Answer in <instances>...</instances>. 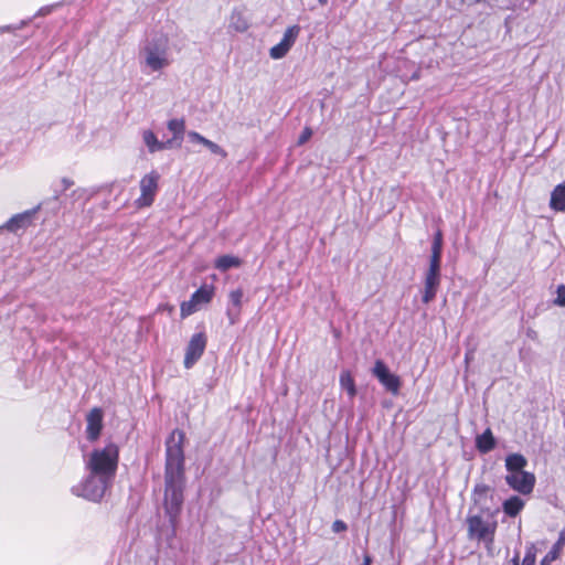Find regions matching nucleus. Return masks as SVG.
Returning <instances> with one entry per match:
<instances>
[{"label": "nucleus", "instance_id": "44", "mask_svg": "<svg viewBox=\"0 0 565 565\" xmlns=\"http://www.w3.org/2000/svg\"><path fill=\"white\" fill-rule=\"evenodd\" d=\"M531 4L535 3L536 0H529Z\"/></svg>", "mask_w": 565, "mask_h": 565}, {"label": "nucleus", "instance_id": "36", "mask_svg": "<svg viewBox=\"0 0 565 565\" xmlns=\"http://www.w3.org/2000/svg\"><path fill=\"white\" fill-rule=\"evenodd\" d=\"M61 183L63 185V191L67 190L68 188H71L74 184L73 180H71L68 178H63L61 180Z\"/></svg>", "mask_w": 565, "mask_h": 565}, {"label": "nucleus", "instance_id": "24", "mask_svg": "<svg viewBox=\"0 0 565 565\" xmlns=\"http://www.w3.org/2000/svg\"><path fill=\"white\" fill-rule=\"evenodd\" d=\"M340 385L347 391L350 398L356 395V387L354 380L349 371H342L340 374Z\"/></svg>", "mask_w": 565, "mask_h": 565}, {"label": "nucleus", "instance_id": "39", "mask_svg": "<svg viewBox=\"0 0 565 565\" xmlns=\"http://www.w3.org/2000/svg\"><path fill=\"white\" fill-rule=\"evenodd\" d=\"M555 559H550L547 556H544V558L541 561V565H551L552 562Z\"/></svg>", "mask_w": 565, "mask_h": 565}, {"label": "nucleus", "instance_id": "29", "mask_svg": "<svg viewBox=\"0 0 565 565\" xmlns=\"http://www.w3.org/2000/svg\"><path fill=\"white\" fill-rule=\"evenodd\" d=\"M441 253L443 250L431 249L428 269L441 271Z\"/></svg>", "mask_w": 565, "mask_h": 565}, {"label": "nucleus", "instance_id": "13", "mask_svg": "<svg viewBox=\"0 0 565 565\" xmlns=\"http://www.w3.org/2000/svg\"><path fill=\"white\" fill-rule=\"evenodd\" d=\"M244 292L241 288L232 290L228 295V307L226 310V316L228 318V323L234 326L238 322L242 311Z\"/></svg>", "mask_w": 565, "mask_h": 565}, {"label": "nucleus", "instance_id": "16", "mask_svg": "<svg viewBox=\"0 0 565 565\" xmlns=\"http://www.w3.org/2000/svg\"><path fill=\"white\" fill-rule=\"evenodd\" d=\"M497 440L490 428L476 437V448L480 454H488L495 448Z\"/></svg>", "mask_w": 565, "mask_h": 565}, {"label": "nucleus", "instance_id": "18", "mask_svg": "<svg viewBox=\"0 0 565 565\" xmlns=\"http://www.w3.org/2000/svg\"><path fill=\"white\" fill-rule=\"evenodd\" d=\"M214 296V286L213 285H203L198 290H195L192 296V302H195L198 306L209 303Z\"/></svg>", "mask_w": 565, "mask_h": 565}, {"label": "nucleus", "instance_id": "37", "mask_svg": "<svg viewBox=\"0 0 565 565\" xmlns=\"http://www.w3.org/2000/svg\"><path fill=\"white\" fill-rule=\"evenodd\" d=\"M52 8H53V7H49V6H47V7H43V8H41V9L38 11L36 15H39V17L46 15V14H49V13L52 11Z\"/></svg>", "mask_w": 565, "mask_h": 565}, {"label": "nucleus", "instance_id": "4", "mask_svg": "<svg viewBox=\"0 0 565 565\" xmlns=\"http://www.w3.org/2000/svg\"><path fill=\"white\" fill-rule=\"evenodd\" d=\"M119 448L109 443L104 448L94 449L85 462L86 470L94 476L114 481L118 468Z\"/></svg>", "mask_w": 565, "mask_h": 565}, {"label": "nucleus", "instance_id": "20", "mask_svg": "<svg viewBox=\"0 0 565 565\" xmlns=\"http://www.w3.org/2000/svg\"><path fill=\"white\" fill-rule=\"evenodd\" d=\"M228 26L236 32H245L249 28V23L241 10H234Z\"/></svg>", "mask_w": 565, "mask_h": 565}, {"label": "nucleus", "instance_id": "1", "mask_svg": "<svg viewBox=\"0 0 565 565\" xmlns=\"http://www.w3.org/2000/svg\"><path fill=\"white\" fill-rule=\"evenodd\" d=\"M184 439L185 434L180 429H174L166 441L164 510L173 526L184 501Z\"/></svg>", "mask_w": 565, "mask_h": 565}, {"label": "nucleus", "instance_id": "23", "mask_svg": "<svg viewBox=\"0 0 565 565\" xmlns=\"http://www.w3.org/2000/svg\"><path fill=\"white\" fill-rule=\"evenodd\" d=\"M241 265V260L238 257L231 256V255H223L220 256L215 260V268L221 271H226L233 267H238Z\"/></svg>", "mask_w": 565, "mask_h": 565}, {"label": "nucleus", "instance_id": "10", "mask_svg": "<svg viewBox=\"0 0 565 565\" xmlns=\"http://www.w3.org/2000/svg\"><path fill=\"white\" fill-rule=\"evenodd\" d=\"M493 493H494V490L490 486H487L483 483H478L475 486V488L472 490L471 498H472L475 507L478 508V512H498L499 513L498 508L491 509L488 505V502L493 499Z\"/></svg>", "mask_w": 565, "mask_h": 565}, {"label": "nucleus", "instance_id": "27", "mask_svg": "<svg viewBox=\"0 0 565 565\" xmlns=\"http://www.w3.org/2000/svg\"><path fill=\"white\" fill-rule=\"evenodd\" d=\"M291 49L290 45L286 44L285 42L280 41L278 44L274 45L270 51L269 55L274 60H279L286 56V54Z\"/></svg>", "mask_w": 565, "mask_h": 565}, {"label": "nucleus", "instance_id": "3", "mask_svg": "<svg viewBox=\"0 0 565 565\" xmlns=\"http://www.w3.org/2000/svg\"><path fill=\"white\" fill-rule=\"evenodd\" d=\"M498 512H478L467 515V537L470 541L484 544L490 552L494 544V536L498 529Z\"/></svg>", "mask_w": 565, "mask_h": 565}, {"label": "nucleus", "instance_id": "28", "mask_svg": "<svg viewBox=\"0 0 565 565\" xmlns=\"http://www.w3.org/2000/svg\"><path fill=\"white\" fill-rule=\"evenodd\" d=\"M299 32H300L299 25H297V24L291 25V26L287 28V30L285 31L281 41L285 42L286 44L292 46L299 35Z\"/></svg>", "mask_w": 565, "mask_h": 565}, {"label": "nucleus", "instance_id": "5", "mask_svg": "<svg viewBox=\"0 0 565 565\" xmlns=\"http://www.w3.org/2000/svg\"><path fill=\"white\" fill-rule=\"evenodd\" d=\"M114 481L104 479L88 472L87 477L77 486L72 488L75 495L83 497L93 502H99Z\"/></svg>", "mask_w": 565, "mask_h": 565}, {"label": "nucleus", "instance_id": "41", "mask_svg": "<svg viewBox=\"0 0 565 565\" xmlns=\"http://www.w3.org/2000/svg\"><path fill=\"white\" fill-rule=\"evenodd\" d=\"M174 140H175V139H174V137H173L172 139H170V140L166 141V142H164V143L167 145V146H166V149L171 148V147H172V145H173V141H174Z\"/></svg>", "mask_w": 565, "mask_h": 565}, {"label": "nucleus", "instance_id": "14", "mask_svg": "<svg viewBox=\"0 0 565 565\" xmlns=\"http://www.w3.org/2000/svg\"><path fill=\"white\" fill-rule=\"evenodd\" d=\"M86 434L89 441L98 439L103 428V411L98 407L93 408L86 416Z\"/></svg>", "mask_w": 565, "mask_h": 565}, {"label": "nucleus", "instance_id": "34", "mask_svg": "<svg viewBox=\"0 0 565 565\" xmlns=\"http://www.w3.org/2000/svg\"><path fill=\"white\" fill-rule=\"evenodd\" d=\"M311 136H312V130L309 127H306L298 138V145L306 143L310 139Z\"/></svg>", "mask_w": 565, "mask_h": 565}, {"label": "nucleus", "instance_id": "31", "mask_svg": "<svg viewBox=\"0 0 565 565\" xmlns=\"http://www.w3.org/2000/svg\"><path fill=\"white\" fill-rule=\"evenodd\" d=\"M198 307L199 306L195 302H192V299L190 298L189 301L181 303V316L184 318L194 313L198 310Z\"/></svg>", "mask_w": 565, "mask_h": 565}, {"label": "nucleus", "instance_id": "33", "mask_svg": "<svg viewBox=\"0 0 565 565\" xmlns=\"http://www.w3.org/2000/svg\"><path fill=\"white\" fill-rule=\"evenodd\" d=\"M431 249L443 250V234L440 231H437L434 236Z\"/></svg>", "mask_w": 565, "mask_h": 565}, {"label": "nucleus", "instance_id": "21", "mask_svg": "<svg viewBox=\"0 0 565 565\" xmlns=\"http://www.w3.org/2000/svg\"><path fill=\"white\" fill-rule=\"evenodd\" d=\"M142 139L151 153L166 149L167 145L163 141H159L152 130H145L142 132Z\"/></svg>", "mask_w": 565, "mask_h": 565}, {"label": "nucleus", "instance_id": "42", "mask_svg": "<svg viewBox=\"0 0 565 565\" xmlns=\"http://www.w3.org/2000/svg\"><path fill=\"white\" fill-rule=\"evenodd\" d=\"M321 6H326L328 3V0H318Z\"/></svg>", "mask_w": 565, "mask_h": 565}, {"label": "nucleus", "instance_id": "35", "mask_svg": "<svg viewBox=\"0 0 565 565\" xmlns=\"http://www.w3.org/2000/svg\"><path fill=\"white\" fill-rule=\"evenodd\" d=\"M348 529V525L345 522H343L342 520H335L333 523H332V531L334 533H340V532H344L347 531Z\"/></svg>", "mask_w": 565, "mask_h": 565}, {"label": "nucleus", "instance_id": "9", "mask_svg": "<svg viewBox=\"0 0 565 565\" xmlns=\"http://www.w3.org/2000/svg\"><path fill=\"white\" fill-rule=\"evenodd\" d=\"M505 482L515 491L522 494H529L533 491L535 477L531 472L521 471L505 476Z\"/></svg>", "mask_w": 565, "mask_h": 565}, {"label": "nucleus", "instance_id": "26", "mask_svg": "<svg viewBox=\"0 0 565 565\" xmlns=\"http://www.w3.org/2000/svg\"><path fill=\"white\" fill-rule=\"evenodd\" d=\"M168 129L173 134L174 139H179L178 146L182 140V136L185 129V122L183 119H171L168 121Z\"/></svg>", "mask_w": 565, "mask_h": 565}, {"label": "nucleus", "instance_id": "19", "mask_svg": "<svg viewBox=\"0 0 565 565\" xmlns=\"http://www.w3.org/2000/svg\"><path fill=\"white\" fill-rule=\"evenodd\" d=\"M527 460L521 454H511L505 458V468L510 473L524 471Z\"/></svg>", "mask_w": 565, "mask_h": 565}, {"label": "nucleus", "instance_id": "11", "mask_svg": "<svg viewBox=\"0 0 565 565\" xmlns=\"http://www.w3.org/2000/svg\"><path fill=\"white\" fill-rule=\"evenodd\" d=\"M441 280V273L435 269H427L424 279V289L422 295V301L424 303L431 302L438 291Z\"/></svg>", "mask_w": 565, "mask_h": 565}, {"label": "nucleus", "instance_id": "7", "mask_svg": "<svg viewBox=\"0 0 565 565\" xmlns=\"http://www.w3.org/2000/svg\"><path fill=\"white\" fill-rule=\"evenodd\" d=\"M372 374L393 395H397L401 388V379L398 375L391 373L387 365L382 360H376L372 369Z\"/></svg>", "mask_w": 565, "mask_h": 565}, {"label": "nucleus", "instance_id": "22", "mask_svg": "<svg viewBox=\"0 0 565 565\" xmlns=\"http://www.w3.org/2000/svg\"><path fill=\"white\" fill-rule=\"evenodd\" d=\"M524 507V501L513 495L503 502V511L507 515L514 518L516 516Z\"/></svg>", "mask_w": 565, "mask_h": 565}, {"label": "nucleus", "instance_id": "32", "mask_svg": "<svg viewBox=\"0 0 565 565\" xmlns=\"http://www.w3.org/2000/svg\"><path fill=\"white\" fill-rule=\"evenodd\" d=\"M557 296L554 300V303L561 307L565 306V285H559L557 287Z\"/></svg>", "mask_w": 565, "mask_h": 565}, {"label": "nucleus", "instance_id": "8", "mask_svg": "<svg viewBox=\"0 0 565 565\" xmlns=\"http://www.w3.org/2000/svg\"><path fill=\"white\" fill-rule=\"evenodd\" d=\"M206 335L204 332L195 333L191 337L184 355V367L191 369L203 355L206 348Z\"/></svg>", "mask_w": 565, "mask_h": 565}, {"label": "nucleus", "instance_id": "6", "mask_svg": "<svg viewBox=\"0 0 565 565\" xmlns=\"http://www.w3.org/2000/svg\"><path fill=\"white\" fill-rule=\"evenodd\" d=\"M159 180L160 174L154 170L141 178L139 182L140 196L136 200V205L138 207H149L152 205L159 190Z\"/></svg>", "mask_w": 565, "mask_h": 565}, {"label": "nucleus", "instance_id": "15", "mask_svg": "<svg viewBox=\"0 0 565 565\" xmlns=\"http://www.w3.org/2000/svg\"><path fill=\"white\" fill-rule=\"evenodd\" d=\"M188 137L190 138L191 141L201 143L204 147H206L212 153L221 156L222 158L227 157V152L221 146H218L214 141L203 137L199 132L190 131L188 134Z\"/></svg>", "mask_w": 565, "mask_h": 565}, {"label": "nucleus", "instance_id": "25", "mask_svg": "<svg viewBox=\"0 0 565 565\" xmlns=\"http://www.w3.org/2000/svg\"><path fill=\"white\" fill-rule=\"evenodd\" d=\"M565 546V527L562 529V531L558 534L557 541L554 543L552 548L548 551V553L545 555L550 559H557L561 555V552L563 547Z\"/></svg>", "mask_w": 565, "mask_h": 565}, {"label": "nucleus", "instance_id": "17", "mask_svg": "<svg viewBox=\"0 0 565 565\" xmlns=\"http://www.w3.org/2000/svg\"><path fill=\"white\" fill-rule=\"evenodd\" d=\"M550 206L554 211L565 212V182L556 185L552 191Z\"/></svg>", "mask_w": 565, "mask_h": 565}, {"label": "nucleus", "instance_id": "30", "mask_svg": "<svg viewBox=\"0 0 565 565\" xmlns=\"http://www.w3.org/2000/svg\"><path fill=\"white\" fill-rule=\"evenodd\" d=\"M536 561V548L534 544L526 546L525 555L522 561V565H535Z\"/></svg>", "mask_w": 565, "mask_h": 565}, {"label": "nucleus", "instance_id": "43", "mask_svg": "<svg viewBox=\"0 0 565 565\" xmlns=\"http://www.w3.org/2000/svg\"><path fill=\"white\" fill-rule=\"evenodd\" d=\"M0 30H1V31H9V30H10V26H4V28H1Z\"/></svg>", "mask_w": 565, "mask_h": 565}, {"label": "nucleus", "instance_id": "38", "mask_svg": "<svg viewBox=\"0 0 565 565\" xmlns=\"http://www.w3.org/2000/svg\"><path fill=\"white\" fill-rule=\"evenodd\" d=\"M511 565H520V556L519 553L514 555V557L511 559Z\"/></svg>", "mask_w": 565, "mask_h": 565}, {"label": "nucleus", "instance_id": "40", "mask_svg": "<svg viewBox=\"0 0 565 565\" xmlns=\"http://www.w3.org/2000/svg\"><path fill=\"white\" fill-rule=\"evenodd\" d=\"M371 563H372L371 556L367 554L364 555V561H363V564H361V565H371Z\"/></svg>", "mask_w": 565, "mask_h": 565}, {"label": "nucleus", "instance_id": "12", "mask_svg": "<svg viewBox=\"0 0 565 565\" xmlns=\"http://www.w3.org/2000/svg\"><path fill=\"white\" fill-rule=\"evenodd\" d=\"M38 210L39 207H35L13 215L2 226H0V231L7 230L9 232L17 233L19 230L28 227Z\"/></svg>", "mask_w": 565, "mask_h": 565}, {"label": "nucleus", "instance_id": "2", "mask_svg": "<svg viewBox=\"0 0 565 565\" xmlns=\"http://www.w3.org/2000/svg\"><path fill=\"white\" fill-rule=\"evenodd\" d=\"M139 65L147 72H160L172 63L170 40L163 33H156L147 38L139 46Z\"/></svg>", "mask_w": 565, "mask_h": 565}]
</instances>
